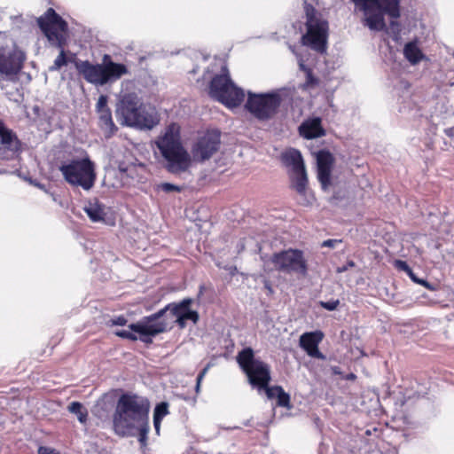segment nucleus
Returning <instances> with one entry per match:
<instances>
[{"mask_svg": "<svg viewBox=\"0 0 454 454\" xmlns=\"http://www.w3.org/2000/svg\"><path fill=\"white\" fill-rule=\"evenodd\" d=\"M38 454H58L54 451V450L47 448V447H40L38 449Z\"/></svg>", "mask_w": 454, "mask_h": 454, "instance_id": "a19ab883", "label": "nucleus"}, {"mask_svg": "<svg viewBox=\"0 0 454 454\" xmlns=\"http://www.w3.org/2000/svg\"><path fill=\"white\" fill-rule=\"evenodd\" d=\"M450 86H454V82L450 83Z\"/></svg>", "mask_w": 454, "mask_h": 454, "instance_id": "13d9d810", "label": "nucleus"}, {"mask_svg": "<svg viewBox=\"0 0 454 454\" xmlns=\"http://www.w3.org/2000/svg\"><path fill=\"white\" fill-rule=\"evenodd\" d=\"M67 411L75 414L80 423L85 424L88 419V411L79 402H72L67 406Z\"/></svg>", "mask_w": 454, "mask_h": 454, "instance_id": "393cba45", "label": "nucleus"}, {"mask_svg": "<svg viewBox=\"0 0 454 454\" xmlns=\"http://www.w3.org/2000/svg\"><path fill=\"white\" fill-rule=\"evenodd\" d=\"M155 144L165 160L164 168L169 173L177 175L189 169L192 158L182 144L180 128L177 124H169Z\"/></svg>", "mask_w": 454, "mask_h": 454, "instance_id": "20e7f679", "label": "nucleus"}, {"mask_svg": "<svg viewBox=\"0 0 454 454\" xmlns=\"http://www.w3.org/2000/svg\"><path fill=\"white\" fill-rule=\"evenodd\" d=\"M307 354L311 357L317 358L320 360H325L326 358L325 356L318 349V346L309 350Z\"/></svg>", "mask_w": 454, "mask_h": 454, "instance_id": "c9c22d12", "label": "nucleus"}, {"mask_svg": "<svg viewBox=\"0 0 454 454\" xmlns=\"http://www.w3.org/2000/svg\"><path fill=\"white\" fill-rule=\"evenodd\" d=\"M270 262L279 272L295 273L302 277L308 273L307 261L303 252L299 249H287L275 253L270 257Z\"/></svg>", "mask_w": 454, "mask_h": 454, "instance_id": "f8f14e48", "label": "nucleus"}, {"mask_svg": "<svg viewBox=\"0 0 454 454\" xmlns=\"http://www.w3.org/2000/svg\"><path fill=\"white\" fill-rule=\"evenodd\" d=\"M221 144V133L218 130L207 131L193 145L192 153L193 158L199 161L209 160L215 153Z\"/></svg>", "mask_w": 454, "mask_h": 454, "instance_id": "2eb2a0df", "label": "nucleus"}, {"mask_svg": "<svg viewBox=\"0 0 454 454\" xmlns=\"http://www.w3.org/2000/svg\"><path fill=\"white\" fill-rule=\"evenodd\" d=\"M103 67L107 82L116 81L128 73V68L125 65L112 61L107 54L104 56Z\"/></svg>", "mask_w": 454, "mask_h": 454, "instance_id": "6ab92c4d", "label": "nucleus"}, {"mask_svg": "<svg viewBox=\"0 0 454 454\" xmlns=\"http://www.w3.org/2000/svg\"><path fill=\"white\" fill-rule=\"evenodd\" d=\"M421 285L424 286L425 287H427L429 290H434V286L431 283H429L427 280H425V279L421 280Z\"/></svg>", "mask_w": 454, "mask_h": 454, "instance_id": "de8ad7c7", "label": "nucleus"}, {"mask_svg": "<svg viewBox=\"0 0 454 454\" xmlns=\"http://www.w3.org/2000/svg\"><path fill=\"white\" fill-rule=\"evenodd\" d=\"M356 376L354 373H349L346 376L347 380H355Z\"/></svg>", "mask_w": 454, "mask_h": 454, "instance_id": "8fccbe9b", "label": "nucleus"}, {"mask_svg": "<svg viewBox=\"0 0 454 454\" xmlns=\"http://www.w3.org/2000/svg\"><path fill=\"white\" fill-rule=\"evenodd\" d=\"M269 399L277 398V404L279 407L290 408V395L286 393L281 386H272L265 390Z\"/></svg>", "mask_w": 454, "mask_h": 454, "instance_id": "412c9836", "label": "nucleus"}, {"mask_svg": "<svg viewBox=\"0 0 454 454\" xmlns=\"http://www.w3.org/2000/svg\"><path fill=\"white\" fill-rule=\"evenodd\" d=\"M37 24L51 45L60 49L59 56L50 67V71H58L67 64L64 46L67 43V23L52 8L37 19Z\"/></svg>", "mask_w": 454, "mask_h": 454, "instance_id": "39448f33", "label": "nucleus"}, {"mask_svg": "<svg viewBox=\"0 0 454 454\" xmlns=\"http://www.w3.org/2000/svg\"><path fill=\"white\" fill-rule=\"evenodd\" d=\"M21 151V142L16 133L0 120V160H14Z\"/></svg>", "mask_w": 454, "mask_h": 454, "instance_id": "dca6fc26", "label": "nucleus"}, {"mask_svg": "<svg viewBox=\"0 0 454 454\" xmlns=\"http://www.w3.org/2000/svg\"><path fill=\"white\" fill-rule=\"evenodd\" d=\"M84 211L88 215L89 218L94 222H100L104 220L106 215L105 207L98 200L90 201L88 205L84 207Z\"/></svg>", "mask_w": 454, "mask_h": 454, "instance_id": "5701e85b", "label": "nucleus"}, {"mask_svg": "<svg viewBox=\"0 0 454 454\" xmlns=\"http://www.w3.org/2000/svg\"><path fill=\"white\" fill-rule=\"evenodd\" d=\"M390 27L394 34L399 35L400 33V24L397 21L392 20L390 22Z\"/></svg>", "mask_w": 454, "mask_h": 454, "instance_id": "ea45409f", "label": "nucleus"}, {"mask_svg": "<svg viewBox=\"0 0 454 454\" xmlns=\"http://www.w3.org/2000/svg\"><path fill=\"white\" fill-rule=\"evenodd\" d=\"M200 387V383H199V381H197V384H196V391L197 392H199Z\"/></svg>", "mask_w": 454, "mask_h": 454, "instance_id": "603ef678", "label": "nucleus"}, {"mask_svg": "<svg viewBox=\"0 0 454 454\" xmlns=\"http://www.w3.org/2000/svg\"><path fill=\"white\" fill-rule=\"evenodd\" d=\"M64 179L71 185L90 190L96 182L95 164L89 157L72 159L63 162L59 168Z\"/></svg>", "mask_w": 454, "mask_h": 454, "instance_id": "6e6552de", "label": "nucleus"}, {"mask_svg": "<svg viewBox=\"0 0 454 454\" xmlns=\"http://www.w3.org/2000/svg\"><path fill=\"white\" fill-rule=\"evenodd\" d=\"M395 266L398 270H403V271L406 272L407 274H409L412 270L411 269V267L407 264V262L404 261H402V260H395Z\"/></svg>", "mask_w": 454, "mask_h": 454, "instance_id": "f704fd0d", "label": "nucleus"}, {"mask_svg": "<svg viewBox=\"0 0 454 454\" xmlns=\"http://www.w3.org/2000/svg\"><path fill=\"white\" fill-rule=\"evenodd\" d=\"M282 98L278 92H247L246 109L257 120L265 121L272 119L278 111Z\"/></svg>", "mask_w": 454, "mask_h": 454, "instance_id": "9b49d317", "label": "nucleus"}, {"mask_svg": "<svg viewBox=\"0 0 454 454\" xmlns=\"http://www.w3.org/2000/svg\"><path fill=\"white\" fill-rule=\"evenodd\" d=\"M237 428H239V427H227L226 429L227 430H232V429H237Z\"/></svg>", "mask_w": 454, "mask_h": 454, "instance_id": "5fc2aeb1", "label": "nucleus"}, {"mask_svg": "<svg viewBox=\"0 0 454 454\" xmlns=\"http://www.w3.org/2000/svg\"><path fill=\"white\" fill-rule=\"evenodd\" d=\"M77 71L90 83L95 85H104L107 83V79L104 74L103 64L93 65L88 60L75 63Z\"/></svg>", "mask_w": 454, "mask_h": 454, "instance_id": "f3484780", "label": "nucleus"}, {"mask_svg": "<svg viewBox=\"0 0 454 454\" xmlns=\"http://www.w3.org/2000/svg\"><path fill=\"white\" fill-rule=\"evenodd\" d=\"M403 55L412 65L418 64L424 58V55L418 47L416 41L409 42L404 45Z\"/></svg>", "mask_w": 454, "mask_h": 454, "instance_id": "b1692460", "label": "nucleus"}, {"mask_svg": "<svg viewBox=\"0 0 454 454\" xmlns=\"http://www.w3.org/2000/svg\"><path fill=\"white\" fill-rule=\"evenodd\" d=\"M304 11L307 32L302 35L301 42L312 50L324 53L326 51L328 22L313 5L307 2L304 3Z\"/></svg>", "mask_w": 454, "mask_h": 454, "instance_id": "0eeeda50", "label": "nucleus"}, {"mask_svg": "<svg viewBox=\"0 0 454 454\" xmlns=\"http://www.w3.org/2000/svg\"><path fill=\"white\" fill-rule=\"evenodd\" d=\"M199 313L195 310H191L190 308L186 310L184 315H180L179 317V327L184 328L186 325V321L191 320L194 324L199 321Z\"/></svg>", "mask_w": 454, "mask_h": 454, "instance_id": "c756f323", "label": "nucleus"}, {"mask_svg": "<svg viewBox=\"0 0 454 454\" xmlns=\"http://www.w3.org/2000/svg\"><path fill=\"white\" fill-rule=\"evenodd\" d=\"M444 133L450 137H454V127H450V128H448V129H444Z\"/></svg>", "mask_w": 454, "mask_h": 454, "instance_id": "49530a36", "label": "nucleus"}, {"mask_svg": "<svg viewBox=\"0 0 454 454\" xmlns=\"http://www.w3.org/2000/svg\"><path fill=\"white\" fill-rule=\"evenodd\" d=\"M365 15L364 24L371 30L382 31L386 28L384 14L392 19L400 16L399 0H352Z\"/></svg>", "mask_w": 454, "mask_h": 454, "instance_id": "423d86ee", "label": "nucleus"}, {"mask_svg": "<svg viewBox=\"0 0 454 454\" xmlns=\"http://www.w3.org/2000/svg\"><path fill=\"white\" fill-rule=\"evenodd\" d=\"M192 300L184 299L179 303H168L163 309L157 312L142 317L137 323L129 325V327L140 334V340L146 344L153 342V337L166 333L169 327L170 321L176 317V322L179 325L180 315H184L190 308Z\"/></svg>", "mask_w": 454, "mask_h": 454, "instance_id": "f03ea898", "label": "nucleus"}, {"mask_svg": "<svg viewBox=\"0 0 454 454\" xmlns=\"http://www.w3.org/2000/svg\"><path fill=\"white\" fill-rule=\"evenodd\" d=\"M161 421L162 420H159V421L153 420V427H154V429H155V433L158 435L160 434Z\"/></svg>", "mask_w": 454, "mask_h": 454, "instance_id": "c03bdc74", "label": "nucleus"}, {"mask_svg": "<svg viewBox=\"0 0 454 454\" xmlns=\"http://www.w3.org/2000/svg\"><path fill=\"white\" fill-rule=\"evenodd\" d=\"M339 304H340L339 300H330L327 301H319L320 307H322L323 309L329 310V311L335 310L338 308Z\"/></svg>", "mask_w": 454, "mask_h": 454, "instance_id": "2f4dec72", "label": "nucleus"}, {"mask_svg": "<svg viewBox=\"0 0 454 454\" xmlns=\"http://www.w3.org/2000/svg\"><path fill=\"white\" fill-rule=\"evenodd\" d=\"M107 101H108L107 96H106V95H100L99 96V98L98 99V102H97V105H96L97 113L104 111V110L110 109L107 106Z\"/></svg>", "mask_w": 454, "mask_h": 454, "instance_id": "473e14b6", "label": "nucleus"}, {"mask_svg": "<svg viewBox=\"0 0 454 454\" xmlns=\"http://www.w3.org/2000/svg\"><path fill=\"white\" fill-rule=\"evenodd\" d=\"M209 95L228 107L239 106L245 98L243 90L237 87L231 81L226 67H223L221 74L211 80Z\"/></svg>", "mask_w": 454, "mask_h": 454, "instance_id": "9d476101", "label": "nucleus"}, {"mask_svg": "<svg viewBox=\"0 0 454 454\" xmlns=\"http://www.w3.org/2000/svg\"><path fill=\"white\" fill-rule=\"evenodd\" d=\"M341 242L340 239H326L323 241L322 247L334 248L337 244Z\"/></svg>", "mask_w": 454, "mask_h": 454, "instance_id": "4c0bfd02", "label": "nucleus"}, {"mask_svg": "<svg viewBox=\"0 0 454 454\" xmlns=\"http://www.w3.org/2000/svg\"><path fill=\"white\" fill-rule=\"evenodd\" d=\"M209 368V365H207L200 373L199 375L197 376V381H199V383L201 382V380H203V378L205 377L207 370Z\"/></svg>", "mask_w": 454, "mask_h": 454, "instance_id": "79ce46f5", "label": "nucleus"}, {"mask_svg": "<svg viewBox=\"0 0 454 454\" xmlns=\"http://www.w3.org/2000/svg\"><path fill=\"white\" fill-rule=\"evenodd\" d=\"M98 125L100 129L105 131L107 137L112 136L115 131H117V127L113 121L110 109L98 112Z\"/></svg>", "mask_w": 454, "mask_h": 454, "instance_id": "4be33fe9", "label": "nucleus"}, {"mask_svg": "<svg viewBox=\"0 0 454 454\" xmlns=\"http://www.w3.org/2000/svg\"><path fill=\"white\" fill-rule=\"evenodd\" d=\"M409 277L411 278V280L415 283H418L419 285H421V280H423L422 278H419L415 274L414 272L411 270L409 274Z\"/></svg>", "mask_w": 454, "mask_h": 454, "instance_id": "37998d69", "label": "nucleus"}, {"mask_svg": "<svg viewBox=\"0 0 454 454\" xmlns=\"http://www.w3.org/2000/svg\"><path fill=\"white\" fill-rule=\"evenodd\" d=\"M308 80H309V82H312V80H313V77H312V75H311L310 71H309V72H308Z\"/></svg>", "mask_w": 454, "mask_h": 454, "instance_id": "3c124183", "label": "nucleus"}, {"mask_svg": "<svg viewBox=\"0 0 454 454\" xmlns=\"http://www.w3.org/2000/svg\"><path fill=\"white\" fill-rule=\"evenodd\" d=\"M324 333L321 331L304 333L300 337V346L306 353L313 349L322 341Z\"/></svg>", "mask_w": 454, "mask_h": 454, "instance_id": "aec40b11", "label": "nucleus"}, {"mask_svg": "<svg viewBox=\"0 0 454 454\" xmlns=\"http://www.w3.org/2000/svg\"><path fill=\"white\" fill-rule=\"evenodd\" d=\"M160 188L165 192H180L181 188L176 184L170 183H162L160 184Z\"/></svg>", "mask_w": 454, "mask_h": 454, "instance_id": "72a5a7b5", "label": "nucleus"}, {"mask_svg": "<svg viewBox=\"0 0 454 454\" xmlns=\"http://www.w3.org/2000/svg\"><path fill=\"white\" fill-rule=\"evenodd\" d=\"M355 266H356L355 262H353V261H348V262H346V264L342 265L341 267H338V268H337V272H338V273L344 272V271L348 270V269L353 268V267H355Z\"/></svg>", "mask_w": 454, "mask_h": 454, "instance_id": "58836bf2", "label": "nucleus"}, {"mask_svg": "<svg viewBox=\"0 0 454 454\" xmlns=\"http://www.w3.org/2000/svg\"><path fill=\"white\" fill-rule=\"evenodd\" d=\"M333 157L332 153L325 150H321L317 153V168H332Z\"/></svg>", "mask_w": 454, "mask_h": 454, "instance_id": "bb28decb", "label": "nucleus"}, {"mask_svg": "<svg viewBox=\"0 0 454 454\" xmlns=\"http://www.w3.org/2000/svg\"><path fill=\"white\" fill-rule=\"evenodd\" d=\"M283 163L291 167V187L300 195H304L308 186V175L300 151L290 149L281 156Z\"/></svg>", "mask_w": 454, "mask_h": 454, "instance_id": "ddd939ff", "label": "nucleus"}, {"mask_svg": "<svg viewBox=\"0 0 454 454\" xmlns=\"http://www.w3.org/2000/svg\"><path fill=\"white\" fill-rule=\"evenodd\" d=\"M299 132L301 137L307 139L317 138L325 134L319 117H314L302 122L299 127Z\"/></svg>", "mask_w": 454, "mask_h": 454, "instance_id": "a211bd4d", "label": "nucleus"}, {"mask_svg": "<svg viewBox=\"0 0 454 454\" xmlns=\"http://www.w3.org/2000/svg\"><path fill=\"white\" fill-rule=\"evenodd\" d=\"M25 53L14 44L9 45L0 38V74L12 80L22 69Z\"/></svg>", "mask_w": 454, "mask_h": 454, "instance_id": "4468645a", "label": "nucleus"}, {"mask_svg": "<svg viewBox=\"0 0 454 454\" xmlns=\"http://www.w3.org/2000/svg\"><path fill=\"white\" fill-rule=\"evenodd\" d=\"M36 185H37L39 188H41V189H43V188H44V186H43V184H36Z\"/></svg>", "mask_w": 454, "mask_h": 454, "instance_id": "6e6d98bb", "label": "nucleus"}, {"mask_svg": "<svg viewBox=\"0 0 454 454\" xmlns=\"http://www.w3.org/2000/svg\"><path fill=\"white\" fill-rule=\"evenodd\" d=\"M168 406L167 402L158 403L153 410V420H162L169 413Z\"/></svg>", "mask_w": 454, "mask_h": 454, "instance_id": "c85d7f7f", "label": "nucleus"}, {"mask_svg": "<svg viewBox=\"0 0 454 454\" xmlns=\"http://www.w3.org/2000/svg\"><path fill=\"white\" fill-rule=\"evenodd\" d=\"M331 169L332 168H317V179L325 191L330 184Z\"/></svg>", "mask_w": 454, "mask_h": 454, "instance_id": "cd10ccee", "label": "nucleus"}, {"mask_svg": "<svg viewBox=\"0 0 454 454\" xmlns=\"http://www.w3.org/2000/svg\"><path fill=\"white\" fill-rule=\"evenodd\" d=\"M300 67H301V69H302V70H305V69H306V68H305V66H304L302 63H300Z\"/></svg>", "mask_w": 454, "mask_h": 454, "instance_id": "864d4df0", "label": "nucleus"}, {"mask_svg": "<svg viewBox=\"0 0 454 454\" xmlns=\"http://www.w3.org/2000/svg\"><path fill=\"white\" fill-rule=\"evenodd\" d=\"M113 325H125L128 322L127 318L123 316H119L110 320Z\"/></svg>", "mask_w": 454, "mask_h": 454, "instance_id": "e433bc0d", "label": "nucleus"}, {"mask_svg": "<svg viewBox=\"0 0 454 454\" xmlns=\"http://www.w3.org/2000/svg\"><path fill=\"white\" fill-rule=\"evenodd\" d=\"M115 114L121 125L151 130L160 122L157 109L141 101L135 93L124 94L116 105Z\"/></svg>", "mask_w": 454, "mask_h": 454, "instance_id": "7ed1b4c3", "label": "nucleus"}, {"mask_svg": "<svg viewBox=\"0 0 454 454\" xmlns=\"http://www.w3.org/2000/svg\"><path fill=\"white\" fill-rule=\"evenodd\" d=\"M150 430L149 420H145L141 424H137L135 429V433H138V442L141 445V448H144L147 445L148 440V433Z\"/></svg>", "mask_w": 454, "mask_h": 454, "instance_id": "a878e982", "label": "nucleus"}, {"mask_svg": "<svg viewBox=\"0 0 454 454\" xmlns=\"http://www.w3.org/2000/svg\"><path fill=\"white\" fill-rule=\"evenodd\" d=\"M238 252L240 253L245 249V244L243 240H240L237 245Z\"/></svg>", "mask_w": 454, "mask_h": 454, "instance_id": "09e8293b", "label": "nucleus"}, {"mask_svg": "<svg viewBox=\"0 0 454 454\" xmlns=\"http://www.w3.org/2000/svg\"><path fill=\"white\" fill-rule=\"evenodd\" d=\"M150 402L142 395L132 393L122 394L113 414V425L120 436H134L137 424L149 420Z\"/></svg>", "mask_w": 454, "mask_h": 454, "instance_id": "f257e3e1", "label": "nucleus"}, {"mask_svg": "<svg viewBox=\"0 0 454 454\" xmlns=\"http://www.w3.org/2000/svg\"><path fill=\"white\" fill-rule=\"evenodd\" d=\"M331 371L334 375H340L342 373L341 369L339 366H332Z\"/></svg>", "mask_w": 454, "mask_h": 454, "instance_id": "a18cd8bd", "label": "nucleus"}, {"mask_svg": "<svg viewBox=\"0 0 454 454\" xmlns=\"http://www.w3.org/2000/svg\"><path fill=\"white\" fill-rule=\"evenodd\" d=\"M129 329L130 331H127V330H120V331H116L115 332V335L121 337V338H123V339H128V340H140V336L137 337L135 333H137L136 332L132 331L129 327Z\"/></svg>", "mask_w": 454, "mask_h": 454, "instance_id": "7c9ffc66", "label": "nucleus"}, {"mask_svg": "<svg viewBox=\"0 0 454 454\" xmlns=\"http://www.w3.org/2000/svg\"><path fill=\"white\" fill-rule=\"evenodd\" d=\"M237 363L247 375L248 382L252 387L259 390L270 387L271 380L270 367L263 361L255 358L252 348H245L237 355Z\"/></svg>", "mask_w": 454, "mask_h": 454, "instance_id": "1a4fd4ad", "label": "nucleus"}, {"mask_svg": "<svg viewBox=\"0 0 454 454\" xmlns=\"http://www.w3.org/2000/svg\"><path fill=\"white\" fill-rule=\"evenodd\" d=\"M248 424H249V422H248V421H247V422H245V423H244V425H245V426H247Z\"/></svg>", "mask_w": 454, "mask_h": 454, "instance_id": "4d7b16f0", "label": "nucleus"}]
</instances>
